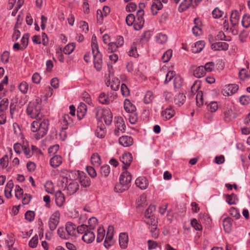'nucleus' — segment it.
<instances>
[{
	"label": "nucleus",
	"instance_id": "1",
	"mask_svg": "<svg viewBox=\"0 0 250 250\" xmlns=\"http://www.w3.org/2000/svg\"><path fill=\"white\" fill-rule=\"evenodd\" d=\"M49 125L48 119L44 117L34 121L31 125V130L35 133L34 137L37 140L43 138L47 133Z\"/></svg>",
	"mask_w": 250,
	"mask_h": 250
},
{
	"label": "nucleus",
	"instance_id": "2",
	"mask_svg": "<svg viewBox=\"0 0 250 250\" xmlns=\"http://www.w3.org/2000/svg\"><path fill=\"white\" fill-rule=\"evenodd\" d=\"M42 104L37 100L30 102L26 108L27 115L32 119H40L44 117L41 112Z\"/></svg>",
	"mask_w": 250,
	"mask_h": 250
},
{
	"label": "nucleus",
	"instance_id": "3",
	"mask_svg": "<svg viewBox=\"0 0 250 250\" xmlns=\"http://www.w3.org/2000/svg\"><path fill=\"white\" fill-rule=\"evenodd\" d=\"M240 18V15L237 10H234L231 12L229 18L230 24L229 26H228L226 30L233 35L238 33Z\"/></svg>",
	"mask_w": 250,
	"mask_h": 250
},
{
	"label": "nucleus",
	"instance_id": "4",
	"mask_svg": "<svg viewBox=\"0 0 250 250\" xmlns=\"http://www.w3.org/2000/svg\"><path fill=\"white\" fill-rule=\"evenodd\" d=\"M132 180L131 174L127 171L123 172L119 178V184L115 187V189L120 192H123L127 190Z\"/></svg>",
	"mask_w": 250,
	"mask_h": 250
},
{
	"label": "nucleus",
	"instance_id": "5",
	"mask_svg": "<svg viewBox=\"0 0 250 250\" xmlns=\"http://www.w3.org/2000/svg\"><path fill=\"white\" fill-rule=\"evenodd\" d=\"M95 115L99 121H101L103 119L107 125H110L112 122V114L108 109H97Z\"/></svg>",
	"mask_w": 250,
	"mask_h": 250
},
{
	"label": "nucleus",
	"instance_id": "6",
	"mask_svg": "<svg viewBox=\"0 0 250 250\" xmlns=\"http://www.w3.org/2000/svg\"><path fill=\"white\" fill-rule=\"evenodd\" d=\"M145 12L144 10H138L136 16L135 17L134 29L136 30H140L144 26L145 20L144 19V15Z\"/></svg>",
	"mask_w": 250,
	"mask_h": 250
},
{
	"label": "nucleus",
	"instance_id": "7",
	"mask_svg": "<svg viewBox=\"0 0 250 250\" xmlns=\"http://www.w3.org/2000/svg\"><path fill=\"white\" fill-rule=\"evenodd\" d=\"M60 214L59 211L55 212L50 217L48 226L51 231H54L58 226L60 222Z\"/></svg>",
	"mask_w": 250,
	"mask_h": 250
},
{
	"label": "nucleus",
	"instance_id": "8",
	"mask_svg": "<svg viewBox=\"0 0 250 250\" xmlns=\"http://www.w3.org/2000/svg\"><path fill=\"white\" fill-rule=\"evenodd\" d=\"M238 90V85L236 84H229L224 86L222 93L225 96H229L235 94Z\"/></svg>",
	"mask_w": 250,
	"mask_h": 250
},
{
	"label": "nucleus",
	"instance_id": "9",
	"mask_svg": "<svg viewBox=\"0 0 250 250\" xmlns=\"http://www.w3.org/2000/svg\"><path fill=\"white\" fill-rule=\"evenodd\" d=\"M115 128L114 134L116 136H119L121 133H123L125 131V122L122 117H118L115 123Z\"/></svg>",
	"mask_w": 250,
	"mask_h": 250
},
{
	"label": "nucleus",
	"instance_id": "10",
	"mask_svg": "<svg viewBox=\"0 0 250 250\" xmlns=\"http://www.w3.org/2000/svg\"><path fill=\"white\" fill-rule=\"evenodd\" d=\"M79 188L80 186L78 183L76 181H73L66 185L64 190L68 195H71L76 193L79 189Z\"/></svg>",
	"mask_w": 250,
	"mask_h": 250
},
{
	"label": "nucleus",
	"instance_id": "11",
	"mask_svg": "<svg viewBox=\"0 0 250 250\" xmlns=\"http://www.w3.org/2000/svg\"><path fill=\"white\" fill-rule=\"evenodd\" d=\"M113 227L110 226L108 228L106 236L104 242V247L108 249L114 244L113 238Z\"/></svg>",
	"mask_w": 250,
	"mask_h": 250
},
{
	"label": "nucleus",
	"instance_id": "12",
	"mask_svg": "<svg viewBox=\"0 0 250 250\" xmlns=\"http://www.w3.org/2000/svg\"><path fill=\"white\" fill-rule=\"evenodd\" d=\"M183 83V79L179 74H173V85L175 89V92L181 90Z\"/></svg>",
	"mask_w": 250,
	"mask_h": 250
},
{
	"label": "nucleus",
	"instance_id": "13",
	"mask_svg": "<svg viewBox=\"0 0 250 250\" xmlns=\"http://www.w3.org/2000/svg\"><path fill=\"white\" fill-rule=\"evenodd\" d=\"M119 143L124 147H129L133 144L134 141L131 136L125 135L119 138Z\"/></svg>",
	"mask_w": 250,
	"mask_h": 250
},
{
	"label": "nucleus",
	"instance_id": "14",
	"mask_svg": "<svg viewBox=\"0 0 250 250\" xmlns=\"http://www.w3.org/2000/svg\"><path fill=\"white\" fill-rule=\"evenodd\" d=\"M76 225L71 222H68L65 224V230L67 233L69 239L72 236H76Z\"/></svg>",
	"mask_w": 250,
	"mask_h": 250
},
{
	"label": "nucleus",
	"instance_id": "15",
	"mask_svg": "<svg viewBox=\"0 0 250 250\" xmlns=\"http://www.w3.org/2000/svg\"><path fill=\"white\" fill-rule=\"evenodd\" d=\"M174 96V103L175 104L181 106L183 105L186 101V96L181 92V90L175 92Z\"/></svg>",
	"mask_w": 250,
	"mask_h": 250
},
{
	"label": "nucleus",
	"instance_id": "16",
	"mask_svg": "<svg viewBox=\"0 0 250 250\" xmlns=\"http://www.w3.org/2000/svg\"><path fill=\"white\" fill-rule=\"evenodd\" d=\"M121 161L124 165L123 168L126 169L127 167L130 166L132 161V156L130 153H124L120 158Z\"/></svg>",
	"mask_w": 250,
	"mask_h": 250
},
{
	"label": "nucleus",
	"instance_id": "17",
	"mask_svg": "<svg viewBox=\"0 0 250 250\" xmlns=\"http://www.w3.org/2000/svg\"><path fill=\"white\" fill-rule=\"evenodd\" d=\"M93 62L95 68L97 71H100L102 69L103 65L102 54L93 55Z\"/></svg>",
	"mask_w": 250,
	"mask_h": 250
},
{
	"label": "nucleus",
	"instance_id": "18",
	"mask_svg": "<svg viewBox=\"0 0 250 250\" xmlns=\"http://www.w3.org/2000/svg\"><path fill=\"white\" fill-rule=\"evenodd\" d=\"M55 201L58 206L61 207L64 204L65 198L64 194L61 190H58L55 193Z\"/></svg>",
	"mask_w": 250,
	"mask_h": 250
},
{
	"label": "nucleus",
	"instance_id": "19",
	"mask_svg": "<svg viewBox=\"0 0 250 250\" xmlns=\"http://www.w3.org/2000/svg\"><path fill=\"white\" fill-rule=\"evenodd\" d=\"M211 47L214 50H226L228 49L229 44L225 42H216L212 43Z\"/></svg>",
	"mask_w": 250,
	"mask_h": 250
},
{
	"label": "nucleus",
	"instance_id": "20",
	"mask_svg": "<svg viewBox=\"0 0 250 250\" xmlns=\"http://www.w3.org/2000/svg\"><path fill=\"white\" fill-rule=\"evenodd\" d=\"M136 186L141 189H146L148 185L147 180L145 177H140L135 181Z\"/></svg>",
	"mask_w": 250,
	"mask_h": 250
},
{
	"label": "nucleus",
	"instance_id": "21",
	"mask_svg": "<svg viewBox=\"0 0 250 250\" xmlns=\"http://www.w3.org/2000/svg\"><path fill=\"white\" fill-rule=\"evenodd\" d=\"M92 229H88V231L85 232L83 236L82 239L85 242L87 243H92L95 239V236Z\"/></svg>",
	"mask_w": 250,
	"mask_h": 250
},
{
	"label": "nucleus",
	"instance_id": "22",
	"mask_svg": "<svg viewBox=\"0 0 250 250\" xmlns=\"http://www.w3.org/2000/svg\"><path fill=\"white\" fill-rule=\"evenodd\" d=\"M163 8V4L160 0H154L151 6V10L153 15L157 14L158 11Z\"/></svg>",
	"mask_w": 250,
	"mask_h": 250
},
{
	"label": "nucleus",
	"instance_id": "23",
	"mask_svg": "<svg viewBox=\"0 0 250 250\" xmlns=\"http://www.w3.org/2000/svg\"><path fill=\"white\" fill-rule=\"evenodd\" d=\"M128 241V235L126 233H121L120 234L119 242L121 248L125 249L127 246Z\"/></svg>",
	"mask_w": 250,
	"mask_h": 250
},
{
	"label": "nucleus",
	"instance_id": "24",
	"mask_svg": "<svg viewBox=\"0 0 250 250\" xmlns=\"http://www.w3.org/2000/svg\"><path fill=\"white\" fill-rule=\"evenodd\" d=\"M69 119V116L68 114H65L63 117V121L62 122V130L60 132V136H64L65 137V130L68 128V120Z\"/></svg>",
	"mask_w": 250,
	"mask_h": 250
},
{
	"label": "nucleus",
	"instance_id": "25",
	"mask_svg": "<svg viewBox=\"0 0 250 250\" xmlns=\"http://www.w3.org/2000/svg\"><path fill=\"white\" fill-rule=\"evenodd\" d=\"M91 48L92 52L93 55L96 54H101L99 49L97 38L95 35H93L91 39Z\"/></svg>",
	"mask_w": 250,
	"mask_h": 250
},
{
	"label": "nucleus",
	"instance_id": "26",
	"mask_svg": "<svg viewBox=\"0 0 250 250\" xmlns=\"http://www.w3.org/2000/svg\"><path fill=\"white\" fill-rule=\"evenodd\" d=\"M205 45V42L203 41H199L194 44L192 46L191 50L194 53H197L202 50Z\"/></svg>",
	"mask_w": 250,
	"mask_h": 250
},
{
	"label": "nucleus",
	"instance_id": "27",
	"mask_svg": "<svg viewBox=\"0 0 250 250\" xmlns=\"http://www.w3.org/2000/svg\"><path fill=\"white\" fill-rule=\"evenodd\" d=\"M195 25L192 27V30L193 34L196 36H199L202 34V30L199 25L200 20L195 18L194 20Z\"/></svg>",
	"mask_w": 250,
	"mask_h": 250
},
{
	"label": "nucleus",
	"instance_id": "28",
	"mask_svg": "<svg viewBox=\"0 0 250 250\" xmlns=\"http://www.w3.org/2000/svg\"><path fill=\"white\" fill-rule=\"evenodd\" d=\"M86 112V105L83 103H81L77 108V117L79 120L83 118Z\"/></svg>",
	"mask_w": 250,
	"mask_h": 250
},
{
	"label": "nucleus",
	"instance_id": "29",
	"mask_svg": "<svg viewBox=\"0 0 250 250\" xmlns=\"http://www.w3.org/2000/svg\"><path fill=\"white\" fill-rule=\"evenodd\" d=\"M206 74L205 68L202 65L196 67L193 72V75L198 78L204 77Z\"/></svg>",
	"mask_w": 250,
	"mask_h": 250
},
{
	"label": "nucleus",
	"instance_id": "30",
	"mask_svg": "<svg viewBox=\"0 0 250 250\" xmlns=\"http://www.w3.org/2000/svg\"><path fill=\"white\" fill-rule=\"evenodd\" d=\"M124 109L128 113L135 112V106L129 100L125 99L124 101Z\"/></svg>",
	"mask_w": 250,
	"mask_h": 250
},
{
	"label": "nucleus",
	"instance_id": "31",
	"mask_svg": "<svg viewBox=\"0 0 250 250\" xmlns=\"http://www.w3.org/2000/svg\"><path fill=\"white\" fill-rule=\"evenodd\" d=\"M79 182L82 187L88 188L91 185L90 179L85 175H82L79 178Z\"/></svg>",
	"mask_w": 250,
	"mask_h": 250
},
{
	"label": "nucleus",
	"instance_id": "32",
	"mask_svg": "<svg viewBox=\"0 0 250 250\" xmlns=\"http://www.w3.org/2000/svg\"><path fill=\"white\" fill-rule=\"evenodd\" d=\"M14 183L12 180H9L5 188V195L7 198H10L12 197L11 192L14 188Z\"/></svg>",
	"mask_w": 250,
	"mask_h": 250
},
{
	"label": "nucleus",
	"instance_id": "33",
	"mask_svg": "<svg viewBox=\"0 0 250 250\" xmlns=\"http://www.w3.org/2000/svg\"><path fill=\"white\" fill-rule=\"evenodd\" d=\"M62 163V158L60 155H56L50 160V165L54 168L60 166Z\"/></svg>",
	"mask_w": 250,
	"mask_h": 250
},
{
	"label": "nucleus",
	"instance_id": "34",
	"mask_svg": "<svg viewBox=\"0 0 250 250\" xmlns=\"http://www.w3.org/2000/svg\"><path fill=\"white\" fill-rule=\"evenodd\" d=\"M223 227L225 232H230L232 227V220L229 217H227L223 220Z\"/></svg>",
	"mask_w": 250,
	"mask_h": 250
},
{
	"label": "nucleus",
	"instance_id": "35",
	"mask_svg": "<svg viewBox=\"0 0 250 250\" xmlns=\"http://www.w3.org/2000/svg\"><path fill=\"white\" fill-rule=\"evenodd\" d=\"M98 100L99 102L103 104H108L112 102V100L104 92L100 93L98 97Z\"/></svg>",
	"mask_w": 250,
	"mask_h": 250
},
{
	"label": "nucleus",
	"instance_id": "36",
	"mask_svg": "<svg viewBox=\"0 0 250 250\" xmlns=\"http://www.w3.org/2000/svg\"><path fill=\"white\" fill-rule=\"evenodd\" d=\"M192 0H184L179 5L178 10L182 12L188 9L190 6H192Z\"/></svg>",
	"mask_w": 250,
	"mask_h": 250
},
{
	"label": "nucleus",
	"instance_id": "37",
	"mask_svg": "<svg viewBox=\"0 0 250 250\" xmlns=\"http://www.w3.org/2000/svg\"><path fill=\"white\" fill-rule=\"evenodd\" d=\"M226 202L229 205H235L238 202L237 196L234 194L225 195Z\"/></svg>",
	"mask_w": 250,
	"mask_h": 250
},
{
	"label": "nucleus",
	"instance_id": "38",
	"mask_svg": "<svg viewBox=\"0 0 250 250\" xmlns=\"http://www.w3.org/2000/svg\"><path fill=\"white\" fill-rule=\"evenodd\" d=\"M9 100L7 98H4L0 102V114L4 113L8 109Z\"/></svg>",
	"mask_w": 250,
	"mask_h": 250
},
{
	"label": "nucleus",
	"instance_id": "39",
	"mask_svg": "<svg viewBox=\"0 0 250 250\" xmlns=\"http://www.w3.org/2000/svg\"><path fill=\"white\" fill-rule=\"evenodd\" d=\"M241 24L245 28L250 27V15L249 14H245L243 16Z\"/></svg>",
	"mask_w": 250,
	"mask_h": 250
},
{
	"label": "nucleus",
	"instance_id": "40",
	"mask_svg": "<svg viewBox=\"0 0 250 250\" xmlns=\"http://www.w3.org/2000/svg\"><path fill=\"white\" fill-rule=\"evenodd\" d=\"M105 236V230L103 227H100L97 230V242L100 243L102 242Z\"/></svg>",
	"mask_w": 250,
	"mask_h": 250
},
{
	"label": "nucleus",
	"instance_id": "41",
	"mask_svg": "<svg viewBox=\"0 0 250 250\" xmlns=\"http://www.w3.org/2000/svg\"><path fill=\"white\" fill-rule=\"evenodd\" d=\"M92 164L95 167H99L101 164L100 157L98 153H94L91 157Z\"/></svg>",
	"mask_w": 250,
	"mask_h": 250
},
{
	"label": "nucleus",
	"instance_id": "42",
	"mask_svg": "<svg viewBox=\"0 0 250 250\" xmlns=\"http://www.w3.org/2000/svg\"><path fill=\"white\" fill-rule=\"evenodd\" d=\"M200 87V82L199 81H195L191 87L190 92L189 94L190 97L192 96L194 94L197 93Z\"/></svg>",
	"mask_w": 250,
	"mask_h": 250
},
{
	"label": "nucleus",
	"instance_id": "43",
	"mask_svg": "<svg viewBox=\"0 0 250 250\" xmlns=\"http://www.w3.org/2000/svg\"><path fill=\"white\" fill-rule=\"evenodd\" d=\"M57 233L59 236L63 239L68 240L69 237L65 230V228L63 227H59L57 230Z\"/></svg>",
	"mask_w": 250,
	"mask_h": 250
},
{
	"label": "nucleus",
	"instance_id": "44",
	"mask_svg": "<svg viewBox=\"0 0 250 250\" xmlns=\"http://www.w3.org/2000/svg\"><path fill=\"white\" fill-rule=\"evenodd\" d=\"M155 39L158 43L163 44L167 41V38L166 35L159 33L156 36Z\"/></svg>",
	"mask_w": 250,
	"mask_h": 250
},
{
	"label": "nucleus",
	"instance_id": "45",
	"mask_svg": "<svg viewBox=\"0 0 250 250\" xmlns=\"http://www.w3.org/2000/svg\"><path fill=\"white\" fill-rule=\"evenodd\" d=\"M75 45L74 43H71L66 45L63 49V52L65 54H71L74 50Z\"/></svg>",
	"mask_w": 250,
	"mask_h": 250
},
{
	"label": "nucleus",
	"instance_id": "46",
	"mask_svg": "<svg viewBox=\"0 0 250 250\" xmlns=\"http://www.w3.org/2000/svg\"><path fill=\"white\" fill-rule=\"evenodd\" d=\"M110 172V167L108 165H105L101 167L100 173L102 175L107 177Z\"/></svg>",
	"mask_w": 250,
	"mask_h": 250
},
{
	"label": "nucleus",
	"instance_id": "47",
	"mask_svg": "<svg viewBox=\"0 0 250 250\" xmlns=\"http://www.w3.org/2000/svg\"><path fill=\"white\" fill-rule=\"evenodd\" d=\"M154 96L153 93L151 91H147L144 97V102L146 104H148L152 102L154 99Z\"/></svg>",
	"mask_w": 250,
	"mask_h": 250
},
{
	"label": "nucleus",
	"instance_id": "48",
	"mask_svg": "<svg viewBox=\"0 0 250 250\" xmlns=\"http://www.w3.org/2000/svg\"><path fill=\"white\" fill-rule=\"evenodd\" d=\"M156 209V207L155 205H150L148 208L145 211V216L146 218H150L151 217H154L153 213Z\"/></svg>",
	"mask_w": 250,
	"mask_h": 250
},
{
	"label": "nucleus",
	"instance_id": "49",
	"mask_svg": "<svg viewBox=\"0 0 250 250\" xmlns=\"http://www.w3.org/2000/svg\"><path fill=\"white\" fill-rule=\"evenodd\" d=\"M19 89L22 93L26 94L29 89V85L26 82H22L20 84Z\"/></svg>",
	"mask_w": 250,
	"mask_h": 250
},
{
	"label": "nucleus",
	"instance_id": "50",
	"mask_svg": "<svg viewBox=\"0 0 250 250\" xmlns=\"http://www.w3.org/2000/svg\"><path fill=\"white\" fill-rule=\"evenodd\" d=\"M29 35L28 34H25L22 36L21 40L22 48L21 50H24L28 45Z\"/></svg>",
	"mask_w": 250,
	"mask_h": 250
},
{
	"label": "nucleus",
	"instance_id": "51",
	"mask_svg": "<svg viewBox=\"0 0 250 250\" xmlns=\"http://www.w3.org/2000/svg\"><path fill=\"white\" fill-rule=\"evenodd\" d=\"M162 116L163 118L166 120H169L172 118V111L169 108L166 109L162 112Z\"/></svg>",
	"mask_w": 250,
	"mask_h": 250
},
{
	"label": "nucleus",
	"instance_id": "52",
	"mask_svg": "<svg viewBox=\"0 0 250 250\" xmlns=\"http://www.w3.org/2000/svg\"><path fill=\"white\" fill-rule=\"evenodd\" d=\"M135 16L132 14H129L126 17V19H125L126 23L128 26H131L132 24H133L134 25L135 22Z\"/></svg>",
	"mask_w": 250,
	"mask_h": 250
},
{
	"label": "nucleus",
	"instance_id": "53",
	"mask_svg": "<svg viewBox=\"0 0 250 250\" xmlns=\"http://www.w3.org/2000/svg\"><path fill=\"white\" fill-rule=\"evenodd\" d=\"M89 228L86 225H81L78 227H76V232L80 234H83L88 231Z\"/></svg>",
	"mask_w": 250,
	"mask_h": 250
},
{
	"label": "nucleus",
	"instance_id": "54",
	"mask_svg": "<svg viewBox=\"0 0 250 250\" xmlns=\"http://www.w3.org/2000/svg\"><path fill=\"white\" fill-rule=\"evenodd\" d=\"M172 57V50H168L163 55L162 59L164 62H168Z\"/></svg>",
	"mask_w": 250,
	"mask_h": 250
},
{
	"label": "nucleus",
	"instance_id": "55",
	"mask_svg": "<svg viewBox=\"0 0 250 250\" xmlns=\"http://www.w3.org/2000/svg\"><path fill=\"white\" fill-rule=\"evenodd\" d=\"M39 241L38 236L35 235L29 242V246L31 248H35L38 245Z\"/></svg>",
	"mask_w": 250,
	"mask_h": 250
},
{
	"label": "nucleus",
	"instance_id": "56",
	"mask_svg": "<svg viewBox=\"0 0 250 250\" xmlns=\"http://www.w3.org/2000/svg\"><path fill=\"white\" fill-rule=\"evenodd\" d=\"M35 213L33 211L28 210L25 214V219L31 222L33 221L35 218Z\"/></svg>",
	"mask_w": 250,
	"mask_h": 250
},
{
	"label": "nucleus",
	"instance_id": "57",
	"mask_svg": "<svg viewBox=\"0 0 250 250\" xmlns=\"http://www.w3.org/2000/svg\"><path fill=\"white\" fill-rule=\"evenodd\" d=\"M23 3H24V0H18L16 6L12 12L11 15L12 16L14 17L16 16L19 9H20L21 8V7L23 4Z\"/></svg>",
	"mask_w": 250,
	"mask_h": 250
},
{
	"label": "nucleus",
	"instance_id": "58",
	"mask_svg": "<svg viewBox=\"0 0 250 250\" xmlns=\"http://www.w3.org/2000/svg\"><path fill=\"white\" fill-rule=\"evenodd\" d=\"M203 66L205 68L206 72H210L213 70L215 64L213 62H210L206 63Z\"/></svg>",
	"mask_w": 250,
	"mask_h": 250
},
{
	"label": "nucleus",
	"instance_id": "59",
	"mask_svg": "<svg viewBox=\"0 0 250 250\" xmlns=\"http://www.w3.org/2000/svg\"><path fill=\"white\" fill-rule=\"evenodd\" d=\"M229 214L232 217H234L236 219H238L240 216V214L239 212H238V210L234 207H231L230 208V209L229 210Z\"/></svg>",
	"mask_w": 250,
	"mask_h": 250
},
{
	"label": "nucleus",
	"instance_id": "60",
	"mask_svg": "<svg viewBox=\"0 0 250 250\" xmlns=\"http://www.w3.org/2000/svg\"><path fill=\"white\" fill-rule=\"evenodd\" d=\"M129 122L131 124H135L138 121V116L135 112L129 113L128 116Z\"/></svg>",
	"mask_w": 250,
	"mask_h": 250
},
{
	"label": "nucleus",
	"instance_id": "61",
	"mask_svg": "<svg viewBox=\"0 0 250 250\" xmlns=\"http://www.w3.org/2000/svg\"><path fill=\"white\" fill-rule=\"evenodd\" d=\"M23 152L27 158L31 157L33 155V152H31L28 145H23Z\"/></svg>",
	"mask_w": 250,
	"mask_h": 250
},
{
	"label": "nucleus",
	"instance_id": "62",
	"mask_svg": "<svg viewBox=\"0 0 250 250\" xmlns=\"http://www.w3.org/2000/svg\"><path fill=\"white\" fill-rule=\"evenodd\" d=\"M97 224V219L95 217H91L89 219L88 226L89 229H94Z\"/></svg>",
	"mask_w": 250,
	"mask_h": 250
},
{
	"label": "nucleus",
	"instance_id": "63",
	"mask_svg": "<svg viewBox=\"0 0 250 250\" xmlns=\"http://www.w3.org/2000/svg\"><path fill=\"white\" fill-rule=\"evenodd\" d=\"M150 231L151 233V236L154 238H157L159 236V231L157 229L156 225H153L150 227Z\"/></svg>",
	"mask_w": 250,
	"mask_h": 250
},
{
	"label": "nucleus",
	"instance_id": "64",
	"mask_svg": "<svg viewBox=\"0 0 250 250\" xmlns=\"http://www.w3.org/2000/svg\"><path fill=\"white\" fill-rule=\"evenodd\" d=\"M121 90L124 96L126 97L129 95V90L126 84L124 83L122 84Z\"/></svg>",
	"mask_w": 250,
	"mask_h": 250
}]
</instances>
